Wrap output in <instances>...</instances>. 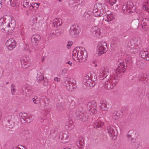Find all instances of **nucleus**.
Wrapping results in <instances>:
<instances>
[{
	"mask_svg": "<svg viewBox=\"0 0 149 149\" xmlns=\"http://www.w3.org/2000/svg\"><path fill=\"white\" fill-rule=\"evenodd\" d=\"M38 76L37 77V80L38 81H41L43 80L44 79V75L43 74H38Z\"/></svg>",
	"mask_w": 149,
	"mask_h": 149,
	"instance_id": "a19ab883",
	"label": "nucleus"
},
{
	"mask_svg": "<svg viewBox=\"0 0 149 149\" xmlns=\"http://www.w3.org/2000/svg\"><path fill=\"white\" fill-rule=\"evenodd\" d=\"M33 102L35 104H38L40 102V101L37 100V99H36L35 100H33Z\"/></svg>",
	"mask_w": 149,
	"mask_h": 149,
	"instance_id": "338daca9",
	"label": "nucleus"
},
{
	"mask_svg": "<svg viewBox=\"0 0 149 149\" xmlns=\"http://www.w3.org/2000/svg\"><path fill=\"white\" fill-rule=\"evenodd\" d=\"M59 138H61V140L64 141L63 142L64 143H66L68 142L69 140V136L65 134H64L63 135H61L59 136Z\"/></svg>",
	"mask_w": 149,
	"mask_h": 149,
	"instance_id": "bb28decb",
	"label": "nucleus"
},
{
	"mask_svg": "<svg viewBox=\"0 0 149 149\" xmlns=\"http://www.w3.org/2000/svg\"><path fill=\"white\" fill-rule=\"evenodd\" d=\"M112 81L109 79L108 81H106L104 85V88L105 89L108 90L112 89L115 86V84L112 83Z\"/></svg>",
	"mask_w": 149,
	"mask_h": 149,
	"instance_id": "dca6fc26",
	"label": "nucleus"
},
{
	"mask_svg": "<svg viewBox=\"0 0 149 149\" xmlns=\"http://www.w3.org/2000/svg\"><path fill=\"white\" fill-rule=\"evenodd\" d=\"M104 10H103V8L102 9H100V13L99 15L100 17H103L106 15L107 14L106 12V10H105V8H104Z\"/></svg>",
	"mask_w": 149,
	"mask_h": 149,
	"instance_id": "c9c22d12",
	"label": "nucleus"
},
{
	"mask_svg": "<svg viewBox=\"0 0 149 149\" xmlns=\"http://www.w3.org/2000/svg\"><path fill=\"white\" fill-rule=\"evenodd\" d=\"M59 128V127L58 126H56L55 127H53V128H52L50 132V134H52L54 133L55 132H57L58 130V128Z\"/></svg>",
	"mask_w": 149,
	"mask_h": 149,
	"instance_id": "c03bdc74",
	"label": "nucleus"
},
{
	"mask_svg": "<svg viewBox=\"0 0 149 149\" xmlns=\"http://www.w3.org/2000/svg\"><path fill=\"white\" fill-rule=\"evenodd\" d=\"M87 53L86 51L84 50V52H82L81 57L79 59V61L80 62H84L87 59Z\"/></svg>",
	"mask_w": 149,
	"mask_h": 149,
	"instance_id": "5701e85b",
	"label": "nucleus"
},
{
	"mask_svg": "<svg viewBox=\"0 0 149 149\" xmlns=\"http://www.w3.org/2000/svg\"><path fill=\"white\" fill-rule=\"evenodd\" d=\"M107 132L112 139L115 140L117 138L118 132L117 129L113 126H108L107 127Z\"/></svg>",
	"mask_w": 149,
	"mask_h": 149,
	"instance_id": "6e6552de",
	"label": "nucleus"
},
{
	"mask_svg": "<svg viewBox=\"0 0 149 149\" xmlns=\"http://www.w3.org/2000/svg\"><path fill=\"white\" fill-rule=\"evenodd\" d=\"M103 19L104 18L102 17H97L96 18L94 19V22L96 24H99V23L100 22L101 20H103Z\"/></svg>",
	"mask_w": 149,
	"mask_h": 149,
	"instance_id": "4c0bfd02",
	"label": "nucleus"
},
{
	"mask_svg": "<svg viewBox=\"0 0 149 149\" xmlns=\"http://www.w3.org/2000/svg\"><path fill=\"white\" fill-rule=\"evenodd\" d=\"M100 107L103 110H107L108 109H110L111 108L109 104L106 101H103L101 103Z\"/></svg>",
	"mask_w": 149,
	"mask_h": 149,
	"instance_id": "a211bd4d",
	"label": "nucleus"
},
{
	"mask_svg": "<svg viewBox=\"0 0 149 149\" xmlns=\"http://www.w3.org/2000/svg\"><path fill=\"white\" fill-rule=\"evenodd\" d=\"M104 44H100L97 46V52L100 55L105 53L106 51V48L104 47Z\"/></svg>",
	"mask_w": 149,
	"mask_h": 149,
	"instance_id": "f3484780",
	"label": "nucleus"
},
{
	"mask_svg": "<svg viewBox=\"0 0 149 149\" xmlns=\"http://www.w3.org/2000/svg\"><path fill=\"white\" fill-rule=\"evenodd\" d=\"M9 39H8L5 42V45L8 49H9Z\"/></svg>",
	"mask_w": 149,
	"mask_h": 149,
	"instance_id": "6e6d98bb",
	"label": "nucleus"
},
{
	"mask_svg": "<svg viewBox=\"0 0 149 149\" xmlns=\"http://www.w3.org/2000/svg\"><path fill=\"white\" fill-rule=\"evenodd\" d=\"M88 119V116L83 113V116L81 117V119H80L79 120L84 122L86 121Z\"/></svg>",
	"mask_w": 149,
	"mask_h": 149,
	"instance_id": "79ce46f5",
	"label": "nucleus"
},
{
	"mask_svg": "<svg viewBox=\"0 0 149 149\" xmlns=\"http://www.w3.org/2000/svg\"><path fill=\"white\" fill-rule=\"evenodd\" d=\"M97 104L95 100H93L89 102L87 104V107L89 108L96 107Z\"/></svg>",
	"mask_w": 149,
	"mask_h": 149,
	"instance_id": "c756f323",
	"label": "nucleus"
},
{
	"mask_svg": "<svg viewBox=\"0 0 149 149\" xmlns=\"http://www.w3.org/2000/svg\"><path fill=\"white\" fill-rule=\"evenodd\" d=\"M143 64L140 61H138L137 63V66L140 69H142L143 68Z\"/></svg>",
	"mask_w": 149,
	"mask_h": 149,
	"instance_id": "8fccbe9b",
	"label": "nucleus"
},
{
	"mask_svg": "<svg viewBox=\"0 0 149 149\" xmlns=\"http://www.w3.org/2000/svg\"><path fill=\"white\" fill-rule=\"evenodd\" d=\"M16 42L13 38H10V51L12 50L16 45Z\"/></svg>",
	"mask_w": 149,
	"mask_h": 149,
	"instance_id": "a878e982",
	"label": "nucleus"
},
{
	"mask_svg": "<svg viewBox=\"0 0 149 149\" xmlns=\"http://www.w3.org/2000/svg\"><path fill=\"white\" fill-rule=\"evenodd\" d=\"M116 1V0H106V1L111 6L115 3Z\"/></svg>",
	"mask_w": 149,
	"mask_h": 149,
	"instance_id": "3c124183",
	"label": "nucleus"
},
{
	"mask_svg": "<svg viewBox=\"0 0 149 149\" xmlns=\"http://www.w3.org/2000/svg\"><path fill=\"white\" fill-rule=\"evenodd\" d=\"M10 17L11 20L10 23V29H11V30L10 32V34L11 33H12L14 31V29H15L16 25L15 20L13 19V17Z\"/></svg>",
	"mask_w": 149,
	"mask_h": 149,
	"instance_id": "4be33fe9",
	"label": "nucleus"
},
{
	"mask_svg": "<svg viewBox=\"0 0 149 149\" xmlns=\"http://www.w3.org/2000/svg\"><path fill=\"white\" fill-rule=\"evenodd\" d=\"M23 6L25 8H27L29 6V2H28L27 0H25L23 2ZM30 5H31V3H30Z\"/></svg>",
	"mask_w": 149,
	"mask_h": 149,
	"instance_id": "09e8293b",
	"label": "nucleus"
},
{
	"mask_svg": "<svg viewBox=\"0 0 149 149\" xmlns=\"http://www.w3.org/2000/svg\"><path fill=\"white\" fill-rule=\"evenodd\" d=\"M135 134V133H134L133 130H130L129 131L127 135V139L132 143H135L136 141V139L134 138Z\"/></svg>",
	"mask_w": 149,
	"mask_h": 149,
	"instance_id": "ddd939ff",
	"label": "nucleus"
},
{
	"mask_svg": "<svg viewBox=\"0 0 149 149\" xmlns=\"http://www.w3.org/2000/svg\"><path fill=\"white\" fill-rule=\"evenodd\" d=\"M103 125V123L101 121H98L96 122L95 123V127L98 128L101 127Z\"/></svg>",
	"mask_w": 149,
	"mask_h": 149,
	"instance_id": "58836bf2",
	"label": "nucleus"
},
{
	"mask_svg": "<svg viewBox=\"0 0 149 149\" xmlns=\"http://www.w3.org/2000/svg\"><path fill=\"white\" fill-rule=\"evenodd\" d=\"M96 76L95 74L88 73L84 77L83 82L87 86L93 87L95 84L94 82L96 80Z\"/></svg>",
	"mask_w": 149,
	"mask_h": 149,
	"instance_id": "f257e3e1",
	"label": "nucleus"
},
{
	"mask_svg": "<svg viewBox=\"0 0 149 149\" xmlns=\"http://www.w3.org/2000/svg\"><path fill=\"white\" fill-rule=\"evenodd\" d=\"M10 131H14L15 130H13L15 124V122H13L12 120H10Z\"/></svg>",
	"mask_w": 149,
	"mask_h": 149,
	"instance_id": "37998d69",
	"label": "nucleus"
},
{
	"mask_svg": "<svg viewBox=\"0 0 149 149\" xmlns=\"http://www.w3.org/2000/svg\"><path fill=\"white\" fill-rule=\"evenodd\" d=\"M72 44V41H69L68 43V46H70Z\"/></svg>",
	"mask_w": 149,
	"mask_h": 149,
	"instance_id": "774afa93",
	"label": "nucleus"
},
{
	"mask_svg": "<svg viewBox=\"0 0 149 149\" xmlns=\"http://www.w3.org/2000/svg\"><path fill=\"white\" fill-rule=\"evenodd\" d=\"M74 125L73 123V121L71 120H70L66 123L65 126V128L67 130H72L74 127Z\"/></svg>",
	"mask_w": 149,
	"mask_h": 149,
	"instance_id": "412c9836",
	"label": "nucleus"
},
{
	"mask_svg": "<svg viewBox=\"0 0 149 149\" xmlns=\"http://www.w3.org/2000/svg\"><path fill=\"white\" fill-rule=\"evenodd\" d=\"M56 19V20H58V21H59V22H56V23H55V24L56 26H61L62 22H61V23H60V21H61V19Z\"/></svg>",
	"mask_w": 149,
	"mask_h": 149,
	"instance_id": "4d7b16f0",
	"label": "nucleus"
},
{
	"mask_svg": "<svg viewBox=\"0 0 149 149\" xmlns=\"http://www.w3.org/2000/svg\"><path fill=\"white\" fill-rule=\"evenodd\" d=\"M112 77H110V78H109V80H110L111 79V81H112V83H113L114 84H115V86H116V84H117V83H115V79H114L113 80H112Z\"/></svg>",
	"mask_w": 149,
	"mask_h": 149,
	"instance_id": "680f3d73",
	"label": "nucleus"
},
{
	"mask_svg": "<svg viewBox=\"0 0 149 149\" xmlns=\"http://www.w3.org/2000/svg\"><path fill=\"white\" fill-rule=\"evenodd\" d=\"M11 95H14L15 94V93L16 91V89L15 85L13 84L11 85Z\"/></svg>",
	"mask_w": 149,
	"mask_h": 149,
	"instance_id": "e433bc0d",
	"label": "nucleus"
},
{
	"mask_svg": "<svg viewBox=\"0 0 149 149\" xmlns=\"http://www.w3.org/2000/svg\"><path fill=\"white\" fill-rule=\"evenodd\" d=\"M11 149H25L23 146L22 145H19L17 146L13 147Z\"/></svg>",
	"mask_w": 149,
	"mask_h": 149,
	"instance_id": "de8ad7c7",
	"label": "nucleus"
},
{
	"mask_svg": "<svg viewBox=\"0 0 149 149\" xmlns=\"http://www.w3.org/2000/svg\"><path fill=\"white\" fill-rule=\"evenodd\" d=\"M136 43V40L134 39H131L128 43L127 48L131 53H137L140 49L139 46Z\"/></svg>",
	"mask_w": 149,
	"mask_h": 149,
	"instance_id": "7ed1b4c3",
	"label": "nucleus"
},
{
	"mask_svg": "<svg viewBox=\"0 0 149 149\" xmlns=\"http://www.w3.org/2000/svg\"><path fill=\"white\" fill-rule=\"evenodd\" d=\"M33 38L35 41H39L41 39V37L40 36V35L36 34L35 35H34L32 36V38Z\"/></svg>",
	"mask_w": 149,
	"mask_h": 149,
	"instance_id": "f704fd0d",
	"label": "nucleus"
},
{
	"mask_svg": "<svg viewBox=\"0 0 149 149\" xmlns=\"http://www.w3.org/2000/svg\"><path fill=\"white\" fill-rule=\"evenodd\" d=\"M74 125L73 123V121L71 120H70L66 123L65 126V128L67 130H72L74 127Z\"/></svg>",
	"mask_w": 149,
	"mask_h": 149,
	"instance_id": "aec40b11",
	"label": "nucleus"
},
{
	"mask_svg": "<svg viewBox=\"0 0 149 149\" xmlns=\"http://www.w3.org/2000/svg\"><path fill=\"white\" fill-rule=\"evenodd\" d=\"M80 27L77 24H72L70 28V35L73 38L77 37L80 32Z\"/></svg>",
	"mask_w": 149,
	"mask_h": 149,
	"instance_id": "20e7f679",
	"label": "nucleus"
},
{
	"mask_svg": "<svg viewBox=\"0 0 149 149\" xmlns=\"http://www.w3.org/2000/svg\"><path fill=\"white\" fill-rule=\"evenodd\" d=\"M149 51L146 49H142L140 51V56L142 58L149 61Z\"/></svg>",
	"mask_w": 149,
	"mask_h": 149,
	"instance_id": "4468645a",
	"label": "nucleus"
},
{
	"mask_svg": "<svg viewBox=\"0 0 149 149\" xmlns=\"http://www.w3.org/2000/svg\"><path fill=\"white\" fill-rule=\"evenodd\" d=\"M9 23L8 22V24H7V26L6 27H5L4 29H1V31L2 32H3V31H5L6 33H7V34L8 35L9 34Z\"/></svg>",
	"mask_w": 149,
	"mask_h": 149,
	"instance_id": "ea45409f",
	"label": "nucleus"
},
{
	"mask_svg": "<svg viewBox=\"0 0 149 149\" xmlns=\"http://www.w3.org/2000/svg\"><path fill=\"white\" fill-rule=\"evenodd\" d=\"M31 122V120L28 117H26V119L24 120H22L21 123H29Z\"/></svg>",
	"mask_w": 149,
	"mask_h": 149,
	"instance_id": "864d4df0",
	"label": "nucleus"
},
{
	"mask_svg": "<svg viewBox=\"0 0 149 149\" xmlns=\"http://www.w3.org/2000/svg\"><path fill=\"white\" fill-rule=\"evenodd\" d=\"M85 50V48L81 47H76L74 49L72 54V58L74 59V57L77 58L79 60V59L81 57L82 52Z\"/></svg>",
	"mask_w": 149,
	"mask_h": 149,
	"instance_id": "0eeeda50",
	"label": "nucleus"
},
{
	"mask_svg": "<svg viewBox=\"0 0 149 149\" xmlns=\"http://www.w3.org/2000/svg\"><path fill=\"white\" fill-rule=\"evenodd\" d=\"M21 63L22 66L24 68H28L29 65V58L26 57H23L21 59Z\"/></svg>",
	"mask_w": 149,
	"mask_h": 149,
	"instance_id": "2eb2a0df",
	"label": "nucleus"
},
{
	"mask_svg": "<svg viewBox=\"0 0 149 149\" xmlns=\"http://www.w3.org/2000/svg\"><path fill=\"white\" fill-rule=\"evenodd\" d=\"M17 0H10V4L12 7H14L13 9L16 10L17 9V6L16 5Z\"/></svg>",
	"mask_w": 149,
	"mask_h": 149,
	"instance_id": "2f4dec72",
	"label": "nucleus"
},
{
	"mask_svg": "<svg viewBox=\"0 0 149 149\" xmlns=\"http://www.w3.org/2000/svg\"><path fill=\"white\" fill-rule=\"evenodd\" d=\"M83 115V113L78 110L76 111L72 114V116L75 119H81V117Z\"/></svg>",
	"mask_w": 149,
	"mask_h": 149,
	"instance_id": "6ab92c4d",
	"label": "nucleus"
},
{
	"mask_svg": "<svg viewBox=\"0 0 149 149\" xmlns=\"http://www.w3.org/2000/svg\"><path fill=\"white\" fill-rule=\"evenodd\" d=\"M112 14L111 13L107 15V17L108 21H109L111 20V17H112Z\"/></svg>",
	"mask_w": 149,
	"mask_h": 149,
	"instance_id": "5fc2aeb1",
	"label": "nucleus"
},
{
	"mask_svg": "<svg viewBox=\"0 0 149 149\" xmlns=\"http://www.w3.org/2000/svg\"><path fill=\"white\" fill-rule=\"evenodd\" d=\"M123 12L126 14H129L131 12H134L136 9V7L133 3L129 1L127 4H124L122 8Z\"/></svg>",
	"mask_w": 149,
	"mask_h": 149,
	"instance_id": "f03ea898",
	"label": "nucleus"
},
{
	"mask_svg": "<svg viewBox=\"0 0 149 149\" xmlns=\"http://www.w3.org/2000/svg\"><path fill=\"white\" fill-rule=\"evenodd\" d=\"M120 116L119 112L118 111H114L112 114V118L113 119L117 120L118 119Z\"/></svg>",
	"mask_w": 149,
	"mask_h": 149,
	"instance_id": "c85d7f7f",
	"label": "nucleus"
},
{
	"mask_svg": "<svg viewBox=\"0 0 149 149\" xmlns=\"http://www.w3.org/2000/svg\"><path fill=\"white\" fill-rule=\"evenodd\" d=\"M67 71V70L66 69H64L62 71V74H66Z\"/></svg>",
	"mask_w": 149,
	"mask_h": 149,
	"instance_id": "e2e57ef3",
	"label": "nucleus"
},
{
	"mask_svg": "<svg viewBox=\"0 0 149 149\" xmlns=\"http://www.w3.org/2000/svg\"><path fill=\"white\" fill-rule=\"evenodd\" d=\"M118 62L120 63L116 70V73H118L120 74L122 73H123L125 72L127 68V66H125L124 62Z\"/></svg>",
	"mask_w": 149,
	"mask_h": 149,
	"instance_id": "9b49d317",
	"label": "nucleus"
},
{
	"mask_svg": "<svg viewBox=\"0 0 149 149\" xmlns=\"http://www.w3.org/2000/svg\"><path fill=\"white\" fill-rule=\"evenodd\" d=\"M143 9L146 11H147L149 12V6H148L147 7H146V6H143Z\"/></svg>",
	"mask_w": 149,
	"mask_h": 149,
	"instance_id": "13d9d810",
	"label": "nucleus"
},
{
	"mask_svg": "<svg viewBox=\"0 0 149 149\" xmlns=\"http://www.w3.org/2000/svg\"><path fill=\"white\" fill-rule=\"evenodd\" d=\"M92 11L91 10H88L87 11V13H87V14L90 16L92 14Z\"/></svg>",
	"mask_w": 149,
	"mask_h": 149,
	"instance_id": "0e129e2a",
	"label": "nucleus"
},
{
	"mask_svg": "<svg viewBox=\"0 0 149 149\" xmlns=\"http://www.w3.org/2000/svg\"><path fill=\"white\" fill-rule=\"evenodd\" d=\"M70 107L72 109L74 108L75 104V102L74 101V100H71V101H70Z\"/></svg>",
	"mask_w": 149,
	"mask_h": 149,
	"instance_id": "603ef678",
	"label": "nucleus"
},
{
	"mask_svg": "<svg viewBox=\"0 0 149 149\" xmlns=\"http://www.w3.org/2000/svg\"><path fill=\"white\" fill-rule=\"evenodd\" d=\"M148 79V77L147 75L143 74L139 80V81L142 82L143 83L142 86V87L141 88V90H143L144 89H145L146 87H147L148 85V83L147 80Z\"/></svg>",
	"mask_w": 149,
	"mask_h": 149,
	"instance_id": "1a4fd4ad",
	"label": "nucleus"
},
{
	"mask_svg": "<svg viewBox=\"0 0 149 149\" xmlns=\"http://www.w3.org/2000/svg\"><path fill=\"white\" fill-rule=\"evenodd\" d=\"M33 6L34 8H35L36 7V9H34V10L36 9L38 7V3H34L33 4Z\"/></svg>",
	"mask_w": 149,
	"mask_h": 149,
	"instance_id": "bf43d9fd",
	"label": "nucleus"
},
{
	"mask_svg": "<svg viewBox=\"0 0 149 149\" xmlns=\"http://www.w3.org/2000/svg\"><path fill=\"white\" fill-rule=\"evenodd\" d=\"M75 81L72 78H69L65 81L64 84L66 88L70 91H72L76 87Z\"/></svg>",
	"mask_w": 149,
	"mask_h": 149,
	"instance_id": "39448f33",
	"label": "nucleus"
},
{
	"mask_svg": "<svg viewBox=\"0 0 149 149\" xmlns=\"http://www.w3.org/2000/svg\"><path fill=\"white\" fill-rule=\"evenodd\" d=\"M99 74L100 80H103L104 78L109 79L110 76L109 74V69L107 68H102L99 70Z\"/></svg>",
	"mask_w": 149,
	"mask_h": 149,
	"instance_id": "423d86ee",
	"label": "nucleus"
},
{
	"mask_svg": "<svg viewBox=\"0 0 149 149\" xmlns=\"http://www.w3.org/2000/svg\"><path fill=\"white\" fill-rule=\"evenodd\" d=\"M100 30V29L96 26L93 27L91 29V31L92 32L93 35L94 36L98 38H100L101 37Z\"/></svg>",
	"mask_w": 149,
	"mask_h": 149,
	"instance_id": "9d476101",
	"label": "nucleus"
},
{
	"mask_svg": "<svg viewBox=\"0 0 149 149\" xmlns=\"http://www.w3.org/2000/svg\"><path fill=\"white\" fill-rule=\"evenodd\" d=\"M116 73H115L114 77H112V78H113L114 79L116 80H115V83H118L119 81V78L121 76L120 75L119 73H116Z\"/></svg>",
	"mask_w": 149,
	"mask_h": 149,
	"instance_id": "72a5a7b5",
	"label": "nucleus"
},
{
	"mask_svg": "<svg viewBox=\"0 0 149 149\" xmlns=\"http://www.w3.org/2000/svg\"><path fill=\"white\" fill-rule=\"evenodd\" d=\"M48 81L47 80H45L43 82V85L44 86H46L47 85Z\"/></svg>",
	"mask_w": 149,
	"mask_h": 149,
	"instance_id": "69168bd1",
	"label": "nucleus"
},
{
	"mask_svg": "<svg viewBox=\"0 0 149 149\" xmlns=\"http://www.w3.org/2000/svg\"><path fill=\"white\" fill-rule=\"evenodd\" d=\"M83 17V19L86 21H87L90 18V16L87 14V13H84Z\"/></svg>",
	"mask_w": 149,
	"mask_h": 149,
	"instance_id": "a18cd8bd",
	"label": "nucleus"
},
{
	"mask_svg": "<svg viewBox=\"0 0 149 149\" xmlns=\"http://www.w3.org/2000/svg\"><path fill=\"white\" fill-rule=\"evenodd\" d=\"M56 109L59 111H62L64 110V108L62 102L57 103L56 104Z\"/></svg>",
	"mask_w": 149,
	"mask_h": 149,
	"instance_id": "cd10ccee",
	"label": "nucleus"
},
{
	"mask_svg": "<svg viewBox=\"0 0 149 149\" xmlns=\"http://www.w3.org/2000/svg\"><path fill=\"white\" fill-rule=\"evenodd\" d=\"M27 114L24 112L20 113L19 114V116L20 117V119L21 122L22 120H24L26 119V117H27Z\"/></svg>",
	"mask_w": 149,
	"mask_h": 149,
	"instance_id": "473e14b6",
	"label": "nucleus"
},
{
	"mask_svg": "<svg viewBox=\"0 0 149 149\" xmlns=\"http://www.w3.org/2000/svg\"><path fill=\"white\" fill-rule=\"evenodd\" d=\"M125 61H127V62L129 63H131L132 62V59L129 58V59H125Z\"/></svg>",
	"mask_w": 149,
	"mask_h": 149,
	"instance_id": "052dcab7",
	"label": "nucleus"
},
{
	"mask_svg": "<svg viewBox=\"0 0 149 149\" xmlns=\"http://www.w3.org/2000/svg\"><path fill=\"white\" fill-rule=\"evenodd\" d=\"M54 31H53V32L52 33V34H55V35L58 36H59L61 33V31L59 30H57L54 31Z\"/></svg>",
	"mask_w": 149,
	"mask_h": 149,
	"instance_id": "49530a36",
	"label": "nucleus"
},
{
	"mask_svg": "<svg viewBox=\"0 0 149 149\" xmlns=\"http://www.w3.org/2000/svg\"><path fill=\"white\" fill-rule=\"evenodd\" d=\"M132 26L133 29H136L139 26V21L138 19L133 20L131 22Z\"/></svg>",
	"mask_w": 149,
	"mask_h": 149,
	"instance_id": "b1692460",
	"label": "nucleus"
},
{
	"mask_svg": "<svg viewBox=\"0 0 149 149\" xmlns=\"http://www.w3.org/2000/svg\"><path fill=\"white\" fill-rule=\"evenodd\" d=\"M69 4L70 6L75 7L79 5H84V2L82 1H80V0H69Z\"/></svg>",
	"mask_w": 149,
	"mask_h": 149,
	"instance_id": "f8f14e48",
	"label": "nucleus"
},
{
	"mask_svg": "<svg viewBox=\"0 0 149 149\" xmlns=\"http://www.w3.org/2000/svg\"><path fill=\"white\" fill-rule=\"evenodd\" d=\"M96 107L90 108L87 107L89 111V113L91 115H93L95 114L97 112L96 109Z\"/></svg>",
	"mask_w": 149,
	"mask_h": 149,
	"instance_id": "7c9ffc66",
	"label": "nucleus"
},
{
	"mask_svg": "<svg viewBox=\"0 0 149 149\" xmlns=\"http://www.w3.org/2000/svg\"><path fill=\"white\" fill-rule=\"evenodd\" d=\"M141 24L143 29V27L149 26V19L147 18H143L141 21Z\"/></svg>",
	"mask_w": 149,
	"mask_h": 149,
	"instance_id": "393cba45",
	"label": "nucleus"
}]
</instances>
